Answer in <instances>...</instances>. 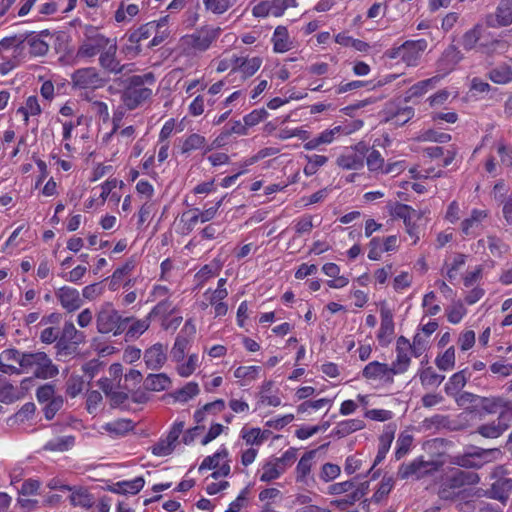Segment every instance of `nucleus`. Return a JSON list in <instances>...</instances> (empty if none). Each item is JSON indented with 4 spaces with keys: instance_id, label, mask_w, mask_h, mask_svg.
I'll return each instance as SVG.
<instances>
[{
    "instance_id": "1",
    "label": "nucleus",
    "mask_w": 512,
    "mask_h": 512,
    "mask_svg": "<svg viewBox=\"0 0 512 512\" xmlns=\"http://www.w3.org/2000/svg\"><path fill=\"white\" fill-rule=\"evenodd\" d=\"M480 482V476L476 472L455 469L447 475L438 491V496L442 500L456 501L466 496L465 486L476 485Z\"/></svg>"
},
{
    "instance_id": "2",
    "label": "nucleus",
    "mask_w": 512,
    "mask_h": 512,
    "mask_svg": "<svg viewBox=\"0 0 512 512\" xmlns=\"http://www.w3.org/2000/svg\"><path fill=\"white\" fill-rule=\"evenodd\" d=\"M155 83L153 73H145L143 75H134L127 79V86L123 92V101L125 105L133 110L149 99L152 90L148 87Z\"/></svg>"
},
{
    "instance_id": "3",
    "label": "nucleus",
    "mask_w": 512,
    "mask_h": 512,
    "mask_svg": "<svg viewBox=\"0 0 512 512\" xmlns=\"http://www.w3.org/2000/svg\"><path fill=\"white\" fill-rule=\"evenodd\" d=\"M507 475L508 471L503 465L494 467L489 475L490 479L493 480L490 488L487 490L477 489L475 495L478 497L485 496L506 505L512 494V478Z\"/></svg>"
},
{
    "instance_id": "4",
    "label": "nucleus",
    "mask_w": 512,
    "mask_h": 512,
    "mask_svg": "<svg viewBox=\"0 0 512 512\" xmlns=\"http://www.w3.org/2000/svg\"><path fill=\"white\" fill-rule=\"evenodd\" d=\"M132 317H122L111 303H105L96 314L97 331L101 334L113 333L114 336L122 334Z\"/></svg>"
},
{
    "instance_id": "5",
    "label": "nucleus",
    "mask_w": 512,
    "mask_h": 512,
    "mask_svg": "<svg viewBox=\"0 0 512 512\" xmlns=\"http://www.w3.org/2000/svg\"><path fill=\"white\" fill-rule=\"evenodd\" d=\"M21 369L26 373H32L35 378L50 379L58 375L59 369L52 362L51 358L45 352L27 353L22 358Z\"/></svg>"
},
{
    "instance_id": "6",
    "label": "nucleus",
    "mask_w": 512,
    "mask_h": 512,
    "mask_svg": "<svg viewBox=\"0 0 512 512\" xmlns=\"http://www.w3.org/2000/svg\"><path fill=\"white\" fill-rule=\"evenodd\" d=\"M428 47L425 39L408 40L398 47L386 51V56L390 59L400 58L408 67H415Z\"/></svg>"
},
{
    "instance_id": "7",
    "label": "nucleus",
    "mask_w": 512,
    "mask_h": 512,
    "mask_svg": "<svg viewBox=\"0 0 512 512\" xmlns=\"http://www.w3.org/2000/svg\"><path fill=\"white\" fill-rule=\"evenodd\" d=\"M115 40V38H108L99 33L94 27H88L85 31L84 39L77 50V56L80 58H92L97 54L100 55Z\"/></svg>"
},
{
    "instance_id": "8",
    "label": "nucleus",
    "mask_w": 512,
    "mask_h": 512,
    "mask_svg": "<svg viewBox=\"0 0 512 512\" xmlns=\"http://www.w3.org/2000/svg\"><path fill=\"white\" fill-rule=\"evenodd\" d=\"M73 85L79 89H98L108 82L95 67L76 70L71 76Z\"/></svg>"
},
{
    "instance_id": "9",
    "label": "nucleus",
    "mask_w": 512,
    "mask_h": 512,
    "mask_svg": "<svg viewBox=\"0 0 512 512\" xmlns=\"http://www.w3.org/2000/svg\"><path fill=\"white\" fill-rule=\"evenodd\" d=\"M392 215L403 220L406 232L415 244L419 239L417 221L421 219L422 214L406 204L396 203L392 210Z\"/></svg>"
},
{
    "instance_id": "10",
    "label": "nucleus",
    "mask_w": 512,
    "mask_h": 512,
    "mask_svg": "<svg viewBox=\"0 0 512 512\" xmlns=\"http://www.w3.org/2000/svg\"><path fill=\"white\" fill-rule=\"evenodd\" d=\"M84 341V333L78 331L72 322H65L56 347L60 352H64L65 355H68L75 351Z\"/></svg>"
},
{
    "instance_id": "11",
    "label": "nucleus",
    "mask_w": 512,
    "mask_h": 512,
    "mask_svg": "<svg viewBox=\"0 0 512 512\" xmlns=\"http://www.w3.org/2000/svg\"><path fill=\"white\" fill-rule=\"evenodd\" d=\"M117 42L116 40L111 43L99 55V65L107 73L118 75L122 73L131 72L130 64H121L117 58Z\"/></svg>"
},
{
    "instance_id": "12",
    "label": "nucleus",
    "mask_w": 512,
    "mask_h": 512,
    "mask_svg": "<svg viewBox=\"0 0 512 512\" xmlns=\"http://www.w3.org/2000/svg\"><path fill=\"white\" fill-rule=\"evenodd\" d=\"M221 28L204 26L195 33L185 37L186 43L197 51H206L219 37Z\"/></svg>"
},
{
    "instance_id": "13",
    "label": "nucleus",
    "mask_w": 512,
    "mask_h": 512,
    "mask_svg": "<svg viewBox=\"0 0 512 512\" xmlns=\"http://www.w3.org/2000/svg\"><path fill=\"white\" fill-rule=\"evenodd\" d=\"M435 470H437V464L435 462L415 459L410 463H403L399 467L397 475L401 479H407L410 476L420 478Z\"/></svg>"
},
{
    "instance_id": "14",
    "label": "nucleus",
    "mask_w": 512,
    "mask_h": 512,
    "mask_svg": "<svg viewBox=\"0 0 512 512\" xmlns=\"http://www.w3.org/2000/svg\"><path fill=\"white\" fill-rule=\"evenodd\" d=\"M488 27H505L512 23V0H501L495 12L485 18Z\"/></svg>"
},
{
    "instance_id": "15",
    "label": "nucleus",
    "mask_w": 512,
    "mask_h": 512,
    "mask_svg": "<svg viewBox=\"0 0 512 512\" xmlns=\"http://www.w3.org/2000/svg\"><path fill=\"white\" fill-rule=\"evenodd\" d=\"M55 295L61 306L68 312L76 311L82 306L80 293L75 288L63 286L55 292Z\"/></svg>"
},
{
    "instance_id": "16",
    "label": "nucleus",
    "mask_w": 512,
    "mask_h": 512,
    "mask_svg": "<svg viewBox=\"0 0 512 512\" xmlns=\"http://www.w3.org/2000/svg\"><path fill=\"white\" fill-rule=\"evenodd\" d=\"M394 368L389 367L385 363H380L378 361H373L367 364L363 371L362 375L366 379L372 380H385L387 382L393 381Z\"/></svg>"
},
{
    "instance_id": "17",
    "label": "nucleus",
    "mask_w": 512,
    "mask_h": 512,
    "mask_svg": "<svg viewBox=\"0 0 512 512\" xmlns=\"http://www.w3.org/2000/svg\"><path fill=\"white\" fill-rule=\"evenodd\" d=\"M510 413L503 412L496 421L478 427L477 432L485 438H497L509 427L507 419Z\"/></svg>"
},
{
    "instance_id": "18",
    "label": "nucleus",
    "mask_w": 512,
    "mask_h": 512,
    "mask_svg": "<svg viewBox=\"0 0 512 512\" xmlns=\"http://www.w3.org/2000/svg\"><path fill=\"white\" fill-rule=\"evenodd\" d=\"M462 59V54L454 45L448 46L437 61V69L443 75L452 71L455 65Z\"/></svg>"
},
{
    "instance_id": "19",
    "label": "nucleus",
    "mask_w": 512,
    "mask_h": 512,
    "mask_svg": "<svg viewBox=\"0 0 512 512\" xmlns=\"http://www.w3.org/2000/svg\"><path fill=\"white\" fill-rule=\"evenodd\" d=\"M165 348L162 344L157 343L148 348L144 353V361L148 369L158 370L166 362Z\"/></svg>"
},
{
    "instance_id": "20",
    "label": "nucleus",
    "mask_w": 512,
    "mask_h": 512,
    "mask_svg": "<svg viewBox=\"0 0 512 512\" xmlns=\"http://www.w3.org/2000/svg\"><path fill=\"white\" fill-rule=\"evenodd\" d=\"M395 432H396L395 424L390 423L385 426L382 434L379 437V447H378V452H377L376 458L374 460L373 467L385 459L386 454L389 451L391 443L394 439Z\"/></svg>"
},
{
    "instance_id": "21",
    "label": "nucleus",
    "mask_w": 512,
    "mask_h": 512,
    "mask_svg": "<svg viewBox=\"0 0 512 512\" xmlns=\"http://www.w3.org/2000/svg\"><path fill=\"white\" fill-rule=\"evenodd\" d=\"M273 48L277 53H284L293 48V41L284 26H277L272 37Z\"/></svg>"
},
{
    "instance_id": "22",
    "label": "nucleus",
    "mask_w": 512,
    "mask_h": 512,
    "mask_svg": "<svg viewBox=\"0 0 512 512\" xmlns=\"http://www.w3.org/2000/svg\"><path fill=\"white\" fill-rule=\"evenodd\" d=\"M171 386V379L165 373L149 374L144 380V388L148 391L160 392Z\"/></svg>"
},
{
    "instance_id": "23",
    "label": "nucleus",
    "mask_w": 512,
    "mask_h": 512,
    "mask_svg": "<svg viewBox=\"0 0 512 512\" xmlns=\"http://www.w3.org/2000/svg\"><path fill=\"white\" fill-rule=\"evenodd\" d=\"M488 216L486 210L474 209L471 212L470 217L464 219L461 223V230L465 235H470L472 232L479 228L482 221Z\"/></svg>"
},
{
    "instance_id": "24",
    "label": "nucleus",
    "mask_w": 512,
    "mask_h": 512,
    "mask_svg": "<svg viewBox=\"0 0 512 512\" xmlns=\"http://www.w3.org/2000/svg\"><path fill=\"white\" fill-rule=\"evenodd\" d=\"M157 28L158 25L155 24V21L143 24L138 29L128 33V42L141 45L143 41L149 39L156 32Z\"/></svg>"
},
{
    "instance_id": "25",
    "label": "nucleus",
    "mask_w": 512,
    "mask_h": 512,
    "mask_svg": "<svg viewBox=\"0 0 512 512\" xmlns=\"http://www.w3.org/2000/svg\"><path fill=\"white\" fill-rule=\"evenodd\" d=\"M381 313V326L378 333V339L380 341L382 340H390L392 335L394 334V322H393V315L392 312L382 307L380 310Z\"/></svg>"
},
{
    "instance_id": "26",
    "label": "nucleus",
    "mask_w": 512,
    "mask_h": 512,
    "mask_svg": "<svg viewBox=\"0 0 512 512\" xmlns=\"http://www.w3.org/2000/svg\"><path fill=\"white\" fill-rule=\"evenodd\" d=\"M337 165L346 170H358L363 167V156L352 151L344 153L337 158Z\"/></svg>"
},
{
    "instance_id": "27",
    "label": "nucleus",
    "mask_w": 512,
    "mask_h": 512,
    "mask_svg": "<svg viewBox=\"0 0 512 512\" xmlns=\"http://www.w3.org/2000/svg\"><path fill=\"white\" fill-rule=\"evenodd\" d=\"M466 369H463L459 372L454 373L450 378L449 381L445 384L444 390L447 395L450 396H456L459 391L466 385L467 383V376H466Z\"/></svg>"
},
{
    "instance_id": "28",
    "label": "nucleus",
    "mask_w": 512,
    "mask_h": 512,
    "mask_svg": "<svg viewBox=\"0 0 512 512\" xmlns=\"http://www.w3.org/2000/svg\"><path fill=\"white\" fill-rule=\"evenodd\" d=\"M364 425V422L360 419L345 420L337 424L336 428L333 430V435L342 438L363 429Z\"/></svg>"
},
{
    "instance_id": "29",
    "label": "nucleus",
    "mask_w": 512,
    "mask_h": 512,
    "mask_svg": "<svg viewBox=\"0 0 512 512\" xmlns=\"http://www.w3.org/2000/svg\"><path fill=\"white\" fill-rule=\"evenodd\" d=\"M488 77L496 84L510 83L512 81V68L507 64L498 65L489 71Z\"/></svg>"
},
{
    "instance_id": "30",
    "label": "nucleus",
    "mask_w": 512,
    "mask_h": 512,
    "mask_svg": "<svg viewBox=\"0 0 512 512\" xmlns=\"http://www.w3.org/2000/svg\"><path fill=\"white\" fill-rule=\"evenodd\" d=\"M75 444V437L72 435L58 437L48 441L44 449L48 451L64 452L70 450Z\"/></svg>"
},
{
    "instance_id": "31",
    "label": "nucleus",
    "mask_w": 512,
    "mask_h": 512,
    "mask_svg": "<svg viewBox=\"0 0 512 512\" xmlns=\"http://www.w3.org/2000/svg\"><path fill=\"white\" fill-rule=\"evenodd\" d=\"M151 317L149 314L141 320H137L132 318L129 322V327L126 328V337L127 338H137L142 335L150 326Z\"/></svg>"
},
{
    "instance_id": "32",
    "label": "nucleus",
    "mask_w": 512,
    "mask_h": 512,
    "mask_svg": "<svg viewBox=\"0 0 512 512\" xmlns=\"http://www.w3.org/2000/svg\"><path fill=\"white\" fill-rule=\"evenodd\" d=\"M48 36L49 33H41L28 38V44L30 46V53L34 56H44L49 51V44L43 39V36Z\"/></svg>"
},
{
    "instance_id": "33",
    "label": "nucleus",
    "mask_w": 512,
    "mask_h": 512,
    "mask_svg": "<svg viewBox=\"0 0 512 512\" xmlns=\"http://www.w3.org/2000/svg\"><path fill=\"white\" fill-rule=\"evenodd\" d=\"M70 495V501L74 506H81L84 508H89L93 505V498L87 492V490L83 488L74 489L72 487Z\"/></svg>"
},
{
    "instance_id": "34",
    "label": "nucleus",
    "mask_w": 512,
    "mask_h": 512,
    "mask_svg": "<svg viewBox=\"0 0 512 512\" xmlns=\"http://www.w3.org/2000/svg\"><path fill=\"white\" fill-rule=\"evenodd\" d=\"M41 106L38 102V99L36 96H29L26 100L25 106L20 107L17 110V113H20L23 115L24 121L27 124L29 121V116H35L39 115L41 113Z\"/></svg>"
},
{
    "instance_id": "35",
    "label": "nucleus",
    "mask_w": 512,
    "mask_h": 512,
    "mask_svg": "<svg viewBox=\"0 0 512 512\" xmlns=\"http://www.w3.org/2000/svg\"><path fill=\"white\" fill-rule=\"evenodd\" d=\"M206 143V139L204 136L193 133L189 135L182 143L181 153L187 154L193 150H197L202 148Z\"/></svg>"
},
{
    "instance_id": "36",
    "label": "nucleus",
    "mask_w": 512,
    "mask_h": 512,
    "mask_svg": "<svg viewBox=\"0 0 512 512\" xmlns=\"http://www.w3.org/2000/svg\"><path fill=\"white\" fill-rule=\"evenodd\" d=\"M441 79V76H434L432 78L420 81L414 84L407 92V96L405 98L406 101L410 100L413 97H418L426 93L429 85L433 83H437Z\"/></svg>"
},
{
    "instance_id": "37",
    "label": "nucleus",
    "mask_w": 512,
    "mask_h": 512,
    "mask_svg": "<svg viewBox=\"0 0 512 512\" xmlns=\"http://www.w3.org/2000/svg\"><path fill=\"white\" fill-rule=\"evenodd\" d=\"M436 366L443 371L451 370L455 366V349L449 347L441 356L435 360Z\"/></svg>"
},
{
    "instance_id": "38",
    "label": "nucleus",
    "mask_w": 512,
    "mask_h": 512,
    "mask_svg": "<svg viewBox=\"0 0 512 512\" xmlns=\"http://www.w3.org/2000/svg\"><path fill=\"white\" fill-rule=\"evenodd\" d=\"M104 429L110 433L123 435L133 429V423L129 419H118L116 421L107 423L104 426Z\"/></svg>"
},
{
    "instance_id": "39",
    "label": "nucleus",
    "mask_w": 512,
    "mask_h": 512,
    "mask_svg": "<svg viewBox=\"0 0 512 512\" xmlns=\"http://www.w3.org/2000/svg\"><path fill=\"white\" fill-rule=\"evenodd\" d=\"M414 116V109L412 107H403L398 109L395 113H393L390 117L387 118V121H390L392 124L396 126H402L407 123Z\"/></svg>"
},
{
    "instance_id": "40",
    "label": "nucleus",
    "mask_w": 512,
    "mask_h": 512,
    "mask_svg": "<svg viewBox=\"0 0 512 512\" xmlns=\"http://www.w3.org/2000/svg\"><path fill=\"white\" fill-rule=\"evenodd\" d=\"M199 393L198 384L195 382L187 383L183 388L174 392L173 396L177 401L187 402Z\"/></svg>"
},
{
    "instance_id": "41",
    "label": "nucleus",
    "mask_w": 512,
    "mask_h": 512,
    "mask_svg": "<svg viewBox=\"0 0 512 512\" xmlns=\"http://www.w3.org/2000/svg\"><path fill=\"white\" fill-rule=\"evenodd\" d=\"M482 34V27L475 25L472 29L468 30L462 37V45L466 50L475 48Z\"/></svg>"
},
{
    "instance_id": "42",
    "label": "nucleus",
    "mask_w": 512,
    "mask_h": 512,
    "mask_svg": "<svg viewBox=\"0 0 512 512\" xmlns=\"http://www.w3.org/2000/svg\"><path fill=\"white\" fill-rule=\"evenodd\" d=\"M23 396V393H21L15 386H13L10 383H5L2 386H0V401L11 403L15 400L20 399Z\"/></svg>"
},
{
    "instance_id": "43",
    "label": "nucleus",
    "mask_w": 512,
    "mask_h": 512,
    "mask_svg": "<svg viewBox=\"0 0 512 512\" xmlns=\"http://www.w3.org/2000/svg\"><path fill=\"white\" fill-rule=\"evenodd\" d=\"M175 311V307L172 302L168 299H164L160 301L149 313V317H161L166 319L170 314Z\"/></svg>"
},
{
    "instance_id": "44",
    "label": "nucleus",
    "mask_w": 512,
    "mask_h": 512,
    "mask_svg": "<svg viewBox=\"0 0 512 512\" xmlns=\"http://www.w3.org/2000/svg\"><path fill=\"white\" fill-rule=\"evenodd\" d=\"M234 2L235 0H203L205 8L214 14H223Z\"/></svg>"
},
{
    "instance_id": "45",
    "label": "nucleus",
    "mask_w": 512,
    "mask_h": 512,
    "mask_svg": "<svg viewBox=\"0 0 512 512\" xmlns=\"http://www.w3.org/2000/svg\"><path fill=\"white\" fill-rule=\"evenodd\" d=\"M412 442H413V437L412 435L406 433V432H402L398 439H397V449H396V452H395V458L397 460H400L402 457H404L407 452L409 451L411 445H412Z\"/></svg>"
},
{
    "instance_id": "46",
    "label": "nucleus",
    "mask_w": 512,
    "mask_h": 512,
    "mask_svg": "<svg viewBox=\"0 0 512 512\" xmlns=\"http://www.w3.org/2000/svg\"><path fill=\"white\" fill-rule=\"evenodd\" d=\"M444 379V375L437 374L431 367L424 369L420 374V380L424 386H439Z\"/></svg>"
},
{
    "instance_id": "47",
    "label": "nucleus",
    "mask_w": 512,
    "mask_h": 512,
    "mask_svg": "<svg viewBox=\"0 0 512 512\" xmlns=\"http://www.w3.org/2000/svg\"><path fill=\"white\" fill-rule=\"evenodd\" d=\"M283 471L284 467L280 466L277 462L267 463L263 467V473L260 477V480L263 482H270L274 479H277Z\"/></svg>"
},
{
    "instance_id": "48",
    "label": "nucleus",
    "mask_w": 512,
    "mask_h": 512,
    "mask_svg": "<svg viewBox=\"0 0 512 512\" xmlns=\"http://www.w3.org/2000/svg\"><path fill=\"white\" fill-rule=\"evenodd\" d=\"M189 342H190V340L188 339V337H186L184 335L177 336L174 346L171 351L172 357L176 361L183 360V358L185 356V351L189 345Z\"/></svg>"
},
{
    "instance_id": "49",
    "label": "nucleus",
    "mask_w": 512,
    "mask_h": 512,
    "mask_svg": "<svg viewBox=\"0 0 512 512\" xmlns=\"http://www.w3.org/2000/svg\"><path fill=\"white\" fill-rule=\"evenodd\" d=\"M64 405V399L58 395L54 399H51L43 408L44 416L47 420H51L55 417Z\"/></svg>"
},
{
    "instance_id": "50",
    "label": "nucleus",
    "mask_w": 512,
    "mask_h": 512,
    "mask_svg": "<svg viewBox=\"0 0 512 512\" xmlns=\"http://www.w3.org/2000/svg\"><path fill=\"white\" fill-rule=\"evenodd\" d=\"M36 411V406L32 402L25 403L18 412L14 415L15 422L24 423L33 418Z\"/></svg>"
},
{
    "instance_id": "51",
    "label": "nucleus",
    "mask_w": 512,
    "mask_h": 512,
    "mask_svg": "<svg viewBox=\"0 0 512 512\" xmlns=\"http://www.w3.org/2000/svg\"><path fill=\"white\" fill-rule=\"evenodd\" d=\"M316 451L305 453L297 464V472L300 478L306 477L311 471V460L314 458Z\"/></svg>"
},
{
    "instance_id": "52",
    "label": "nucleus",
    "mask_w": 512,
    "mask_h": 512,
    "mask_svg": "<svg viewBox=\"0 0 512 512\" xmlns=\"http://www.w3.org/2000/svg\"><path fill=\"white\" fill-rule=\"evenodd\" d=\"M228 452L225 448L219 450L212 456L206 457L201 465L199 466V471L204 469H214L219 465V459L227 457Z\"/></svg>"
},
{
    "instance_id": "53",
    "label": "nucleus",
    "mask_w": 512,
    "mask_h": 512,
    "mask_svg": "<svg viewBox=\"0 0 512 512\" xmlns=\"http://www.w3.org/2000/svg\"><path fill=\"white\" fill-rule=\"evenodd\" d=\"M410 358L407 353L403 350L402 347L397 348V359L393 363L391 368H394V374L403 373L406 371L409 366Z\"/></svg>"
},
{
    "instance_id": "54",
    "label": "nucleus",
    "mask_w": 512,
    "mask_h": 512,
    "mask_svg": "<svg viewBox=\"0 0 512 512\" xmlns=\"http://www.w3.org/2000/svg\"><path fill=\"white\" fill-rule=\"evenodd\" d=\"M240 61L241 63L237 64V66L240 67L243 73L247 76H252L260 68L262 63L261 59L258 57L249 60L237 59V63Z\"/></svg>"
},
{
    "instance_id": "55",
    "label": "nucleus",
    "mask_w": 512,
    "mask_h": 512,
    "mask_svg": "<svg viewBox=\"0 0 512 512\" xmlns=\"http://www.w3.org/2000/svg\"><path fill=\"white\" fill-rule=\"evenodd\" d=\"M394 481L391 477H384L377 489V491L373 495V500L375 502L382 501L391 491L393 488Z\"/></svg>"
},
{
    "instance_id": "56",
    "label": "nucleus",
    "mask_w": 512,
    "mask_h": 512,
    "mask_svg": "<svg viewBox=\"0 0 512 512\" xmlns=\"http://www.w3.org/2000/svg\"><path fill=\"white\" fill-rule=\"evenodd\" d=\"M232 133L239 134V135H245V134H247V126L245 125V123L242 124L240 121H235L233 123L232 127L226 133L221 134L220 136H218L215 139L214 144L217 147H220L223 144V141L225 140V138Z\"/></svg>"
},
{
    "instance_id": "57",
    "label": "nucleus",
    "mask_w": 512,
    "mask_h": 512,
    "mask_svg": "<svg viewBox=\"0 0 512 512\" xmlns=\"http://www.w3.org/2000/svg\"><path fill=\"white\" fill-rule=\"evenodd\" d=\"M55 397V387L50 383L41 385L36 391V398L40 403L49 402Z\"/></svg>"
},
{
    "instance_id": "58",
    "label": "nucleus",
    "mask_w": 512,
    "mask_h": 512,
    "mask_svg": "<svg viewBox=\"0 0 512 512\" xmlns=\"http://www.w3.org/2000/svg\"><path fill=\"white\" fill-rule=\"evenodd\" d=\"M84 382L79 377H70L66 382V393L71 398H75L83 390Z\"/></svg>"
},
{
    "instance_id": "59",
    "label": "nucleus",
    "mask_w": 512,
    "mask_h": 512,
    "mask_svg": "<svg viewBox=\"0 0 512 512\" xmlns=\"http://www.w3.org/2000/svg\"><path fill=\"white\" fill-rule=\"evenodd\" d=\"M181 220L184 221V231L190 233L200 221V217L198 212H194V209H192L184 212Z\"/></svg>"
},
{
    "instance_id": "60",
    "label": "nucleus",
    "mask_w": 512,
    "mask_h": 512,
    "mask_svg": "<svg viewBox=\"0 0 512 512\" xmlns=\"http://www.w3.org/2000/svg\"><path fill=\"white\" fill-rule=\"evenodd\" d=\"M260 371V367L258 366H239L235 372L234 376L239 379H256L258 373Z\"/></svg>"
},
{
    "instance_id": "61",
    "label": "nucleus",
    "mask_w": 512,
    "mask_h": 512,
    "mask_svg": "<svg viewBox=\"0 0 512 512\" xmlns=\"http://www.w3.org/2000/svg\"><path fill=\"white\" fill-rule=\"evenodd\" d=\"M476 457L480 462H483V465L486 463H490L494 460H497L498 457L501 455V452L499 449H478L475 451Z\"/></svg>"
},
{
    "instance_id": "62",
    "label": "nucleus",
    "mask_w": 512,
    "mask_h": 512,
    "mask_svg": "<svg viewBox=\"0 0 512 512\" xmlns=\"http://www.w3.org/2000/svg\"><path fill=\"white\" fill-rule=\"evenodd\" d=\"M104 292L103 282H97L84 287L82 295L88 300H94Z\"/></svg>"
},
{
    "instance_id": "63",
    "label": "nucleus",
    "mask_w": 512,
    "mask_h": 512,
    "mask_svg": "<svg viewBox=\"0 0 512 512\" xmlns=\"http://www.w3.org/2000/svg\"><path fill=\"white\" fill-rule=\"evenodd\" d=\"M466 310L461 303L452 305L447 311V318L450 323L457 324L461 321Z\"/></svg>"
},
{
    "instance_id": "64",
    "label": "nucleus",
    "mask_w": 512,
    "mask_h": 512,
    "mask_svg": "<svg viewBox=\"0 0 512 512\" xmlns=\"http://www.w3.org/2000/svg\"><path fill=\"white\" fill-rule=\"evenodd\" d=\"M174 445L170 443L167 439H162L157 442L152 448V453L155 456H167L172 453L174 449Z\"/></svg>"
}]
</instances>
